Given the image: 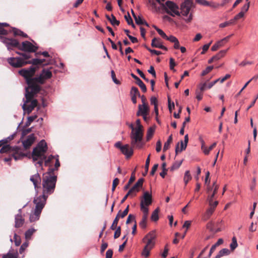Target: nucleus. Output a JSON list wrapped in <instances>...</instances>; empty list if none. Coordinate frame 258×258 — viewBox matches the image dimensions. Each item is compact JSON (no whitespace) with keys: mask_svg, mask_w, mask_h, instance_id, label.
Here are the masks:
<instances>
[{"mask_svg":"<svg viewBox=\"0 0 258 258\" xmlns=\"http://www.w3.org/2000/svg\"><path fill=\"white\" fill-rule=\"evenodd\" d=\"M47 151V144L44 140L41 141L37 146L34 148L32 152V158L33 161L35 162L36 167L38 169L42 170V165L43 161H44V164L46 166H51V164L55 161L54 168L55 170H57L58 168L60 166L59 162L58 156L50 155L46 158L45 154Z\"/></svg>","mask_w":258,"mask_h":258,"instance_id":"nucleus-1","label":"nucleus"},{"mask_svg":"<svg viewBox=\"0 0 258 258\" xmlns=\"http://www.w3.org/2000/svg\"><path fill=\"white\" fill-rule=\"evenodd\" d=\"M37 69V67L31 66L28 69H22L19 71V74L25 79L28 85V87L26 88L25 93L27 100H30L40 90V86L36 84L35 77H33Z\"/></svg>","mask_w":258,"mask_h":258,"instance_id":"nucleus-2","label":"nucleus"},{"mask_svg":"<svg viewBox=\"0 0 258 258\" xmlns=\"http://www.w3.org/2000/svg\"><path fill=\"white\" fill-rule=\"evenodd\" d=\"M54 169L49 168L48 171L43 175L42 180L43 195L36 197V199H45L46 203L48 196L54 190L57 177L53 174Z\"/></svg>","mask_w":258,"mask_h":258,"instance_id":"nucleus-3","label":"nucleus"},{"mask_svg":"<svg viewBox=\"0 0 258 258\" xmlns=\"http://www.w3.org/2000/svg\"><path fill=\"white\" fill-rule=\"evenodd\" d=\"M5 36H0V41L6 45L8 50L14 47H17L21 50L29 52H35L37 50L38 47L29 41H24L20 45L17 40L8 38Z\"/></svg>","mask_w":258,"mask_h":258,"instance_id":"nucleus-4","label":"nucleus"},{"mask_svg":"<svg viewBox=\"0 0 258 258\" xmlns=\"http://www.w3.org/2000/svg\"><path fill=\"white\" fill-rule=\"evenodd\" d=\"M129 126L132 129L130 138L132 147L138 149L141 148L143 146V133H140L137 128L136 127H135L133 124H130Z\"/></svg>","mask_w":258,"mask_h":258,"instance_id":"nucleus-5","label":"nucleus"},{"mask_svg":"<svg viewBox=\"0 0 258 258\" xmlns=\"http://www.w3.org/2000/svg\"><path fill=\"white\" fill-rule=\"evenodd\" d=\"M34 203L35 205L34 212L30 215L29 220L31 222L37 221L40 217V215L44 208L46 203H45V199H36L34 198Z\"/></svg>","mask_w":258,"mask_h":258,"instance_id":"nucleus-6","label":"nucleus"},{"mask_svg":"<svg viewBox=\"0 0 258 258\" xmlns=\"http://www.w3.org/2000/svg\"><path fill=\"white\" fill-rule=\"evenodd\" d=\"M162 9L167 14L172 17L180 15L178 6L172 1H167L165 3L162 4Z\"/></svg>","mask_w":258,"mask_h":258,"instance_id":"nucleus-7","label":"nucleus"},{"mask_svg":"<svg viewBox=\"0 0 258 258\" xmlns=\"http://www.w3.org/2000/svg\"><path fill=\"white\" fill-rule=\"evenodd\" d=\"M192 6L191 0H184L180 6V14L185 18L184 20L187 23L190 22L192 20V15L190 13V9Z\"/></svg>","mask_w":258,"mask_h":258,"instance_id":"nucleus-8","label":"nucleus"},{"mask_svg":"<svg viewBox=\"0 0 258 258\" xmlns=\"http://www.w3.org/2000/svg\"><path fill=\"white\" fill-rule=\"evenodd\" d=\"M0 152L1 153L9 152L16 161L21 159L24 156V154L20 152V149L19 147L12 148L10 145L3 146L1 149Z\"/></svg>","mask_w":258,"mask_h":258,"instance_id":"nucleus-9","label":"nucleus"},{"mask_svg":"<svg viewBox=\"0 0 258 258\" xmlns=\"http://www.w3.org/2000/svg\"><path fill=\"white\" fill-rule=\"evenodd\" d=\"M152 203V194L148 191H145L141 199L140 208L142 211L149 212L148 206Z\"/></svg>","mask_w":258,"mask_h":258,"instance_id":"nucleus-10","label":"nucleus"},{"mask_svg":"<svg viewBox=\"0 0 258 258\" xmlns=\"http://www.w3.org/2000/svg\"><path fill=\"white\" fill-rule=\"evenodd\" d=\"M51 68L48 69H44L41 72V73L39 76L35 77V79L36 81V84H43L45 80H47L51 78L52 72L50 71Z\"/></svg>","mask_w":258,"mask_h":258,"instance_id":"nucleus-11","label":"nucleus"},{"mask_svg":"<svg viewBox=\"0 0 258 258\" xmlns=\"http://www.w3.org/2000/svg\"><path fill=\"white\" fill-rule=\"evenodd\" d=\"M156 238L155 231H152L143 238V241L145 243V246L153 248L155 244Z\"/></svg>","mask_w":258,"mask_h":258,"instance_id":"nucleus-12","label":"nucleus"},{"mask_svg":"<svg viewBox=\"0 0 258 258\" xmlns=\"http://www.w3.org/2000/svg\"><path fill=\"white\" fill-rule=\"evenodd\" d=\"M7 61L14 68H20L27 64V61H25L20 56L8 58Z\"/></svg>","mask_w":258,"mask_h":258,"instance_id":"nucleus-13","label":"nucleus"},{"mask_svg":"<svg viewBox=\"0 0 258 258\" xmlns=\"http://www.w3.org/2000/svg\"><path fill=\"white\" fill-rule=\"evenodd\" d=\"M25 97H26L25 96ZM33 97L29 100H27L26 98V101L22 106V108L24 111L27 112L28 113H30L32 110L36 106L37 102L36 100H32Z\"/></svg>","mask_w":258,"mask_h":258,"instance_id":"nucleus-14","label":"nucleus"},{"mask_svg":"<svg viewBox=\"0 0 258 258\" xmlns=\"http://www.w3.org/2000/svg\"><path fill=\"white\" fill-rule=\"evenodd\" d=\"M35 137L34 134L29 135L26 138L23 139L22 141L24 148L25 149L29 148L34 143Z\"/></svg>","mask_w":258,"mask_h":258,"instance_id":"nucleus-15","label":"nucleus"},{"mask_svg":"<svg viewBox=\"0 0 258 258\" xmlns=\"http://www.w3.org/2000/svg\"><path fill=\"white\" fill-rule=\"evenodd\" d=\"M144 182V179L141 178L139 179L136 184L129 190V194H132L134 196L136 195L142 187Z\"/></svg>","mask_w":258,"mask_h":258,"instance_id":"nucleus-16","label":"nucleus"},{"mask_svg":"<svg viewBox=\"0 0 258 258\" xmlns=\"http://www.w3.org/2000/svg\"><path fill=\"white\" fill-rule=\"evenodd\" d=\"M138 111L137 113L138 116L145 115L148 114L149 112V107L146 103H144V104L139 105L138 106Z\"/></svg>","mask_w":258,"mask_h":258,"instance_id":"nucleus-17","label":"nucleus"},{"mask_svg":"<svg viewBox=\"0 0 258 258\" xmlns=\"http://www.w3.org/2000/svg\"><path fill=\"white\" fill-rule=\"evenodd\" d=\"M121 153L124 154L126 158H130L133 154V150L130 147L129 145L126 144L121 149Z\"/></svg>","mask_w":258,"mask_h":258,"instance_id":"nucleus-18","label":"nucleus"},{"mask_svg":"<svg viewBox=\"0 0 258 258\" xmlns=\"http://www.w3.org/2000/svg\"><path fill=\"white\" fill-rule=\"evenodd\" d=\"M143 216L141 221L139 223V226L142 229H145L147 227V222L149 212L142 211Z\"/></svg>","mask_w":258,"mask_h":258,"instance_id":"nucleus-19","label":"nucleus"},{"mask_svg":"<svg viewBox=\"0 0 258 258\" xmlns=\"http://www.w3.org/2000/svg\"><path fill=\"white\" fill-rule=\"evenodd\" d=\"M30 180L33 182L34 187L36 190V188L38 187V185L40 184L41 181L40 175L37 173L36 174L31 176L30 177Z\"/></svg>","mask_w":258,"mask_h":258,"instance_id":"nucleus-20","label":"nucleus"},{"mask_svg":"<svg viewBox=\"0 0 258 258\" xmlns=\"http://www.w3.org/2000/svg\"><path fill=\"white\" fill-rule=\"evenodd\" d=\"M151 45L154 47L167 50V48L162 45L161 41L159 39L156 38L152 39Z\"/></svg>","mask_w":258,"mask_h":258,"instance_id":"nucleus-21","label":"nucleus"},{"mask_svg":"<svg viewBox=\"0 0 258 258\" xmlns=\"http://www.w3.org/2000/svg\"><path fill=\"white\" fill-rule=\"evenodd\" d=\"M24 222V219L21 214H17L15 216V227L17 228L22 226Z\"/></svg>","mask_w":258,"mask_h":258,"instance_id":"nucleus-22","label":"nucleus"},{"mask_svg":"<svg viewBox=\"0 0 258 258\" xmlns=\"http://www.w3.org/2000/svg\"><path fill=\"white\" fill-rule=\"evenodd\" d=\"M45 61L44 59H38V58H34L32 59L31 60H29L27 61V64H32L33 65H46L47 63L43 64Z\"/></svg>","mask_w":258,"mask_h":258,"instance_id":"nucleus-23","label":"nucleus"},{"mask_svg":"<svg viewBox=\"0 0 258 258\" xmlns=\"http://www.w3.org/2000/svg\"><path fill=\"white\" fill-rule=\"evenodd\" d=\"M187 146V144L185 143L182 141H181L180 143H178L176 145L175 149V152L177 154L178 152H181L183 150H184Z\"/></svg>","mask_w":258,"mask_h":258,"instance_id":"nucleus-24","label":"nucleus"},{"mask_svg":"<svg viewBox=\"0 0 258 258\" xmlns=\"http://www.w3.org/2000/svg\"><path fill=\"white\" fill-rule=\"evenodd\" d=\"M18 253L17 251L13 250H10L7 254L3 255V258H18Z\"/></svg>","mask_w":258,"mask_h":258,"instance_id":"nucleus-25","label":"nucleus"},{"mask_svg":"<svg viewBox=\"0 0 258 258\" xmlns=\"http://www.w3.org/2000/svg\"><path fill=\"white\" fill-rule=\"evenodd\" d=\"M8 25L6 23H0V36L6 35L9 32L11 31V30H8L4 29V27L8 26Z\"/></svg>","mask_w":258,"mask_h":258,"instance_id":"nucleus-26","label":"nucleus"},{"mask_svg":"<svg viewBox=\"0 0 258 258\" xmlns=\"http://www.w3.org/2000/svg\"><path fill=\"white\" fill-rule=\"evenodd\" d=\"M229 253L230 250L228 248H223L216 255L215 258H220L224 255H227L229 254Z\"/></svg>","mask_w":258,"mask_h":258,"instance_id":"nucleus-27","label":"nucleus"},{"mask_svg":"<svg viewBox=\"0 0 258 258\" xmlns=\"http://www.w3.org/2000/svg\"><path fill=\"white\" fill-rule=\"evenodd\" d=\"M223 242V240L222 238H220L218 239V241L211 247L209 254V257H210L211 256L212 253L214 251L216 247L219 245L222 244Z\"/></svg>","mask_w":258,"mask_h":258,"instance_id":"nucleus-28","label":"nucleus"},{"mask_svg":"<svg viewBox=\"0 0 258 258\" xmlns=\"http://www.w3.org/2000/svg\"><path fill=\"white\" fill-rule=\"evenodd\" d=\"M36 230L34 228H31L27 230L25 234V238L27 240L31 239L32 234L35 232Z\"/></svg>","mask_w":258,"mask_h":258,"instance_id":"nucleus-29","label":"nucleus"},{"mask_svg":"<svg viewBox=\"0 0 258 258\" xmlns=\"http://www.w3.org/2000/svg\"><path fill=\"white\" fill-rule=\"evenodd\" d=\"M159 212V209L156 208L152 213L151 219L153 221H157L159 219L158 213Z\"/></svg>","mask_w":258,"mask_h":258,"instance_id":"nucleus-30","label":"nucleus"},{"mask_svg":"<svg viewBox=\"0 0 258 258\" xmlns=\"http://www.w3.org/2000/svg\"><path fill=\"white\" fill-rule=\"evenodd\" d=\"M121 212V211H119V213H118V214L116 215L115 218L114 219L113 221V223L110 227V229H112V230H115L117 227V223H118V220H119V218L120 217V216H119V213Z\"/></svg>","mask_w":258,"mask_h":258,"instance_id":"nucleus-31","label":"nucleus"},{"mask_svg":"<svg viewBox=\"0 0 258 258\" xmlns=\"http://www.w3.org/2000/svg\"><path fill=\"white\" fill-rule=\"evenodd\" d=\"M227 50L228 49L221 50L219 53L214 56V58H215L216 60L220 59L225 55Z\"/></svg>","mask_w":258,"mask_h":258,"instance_id":"nucleus-32","label":"nucleus"},{"mask_svg":"<svg viewBox=\"0 0 258 258\" xmlns=\"http://www.w3.org/2000/svg\"><path fill=\"white\" fill-rule=\"evenodd\" d=\"M152 249V248H150L145 245L143 250L142 252V255L146 258L148 257L150 255V252Z\"/></svg>","mask_w":258,"mask_h":258,"instance_id":"nucleus-33","label":"nucleus"},{"mask_svg":"<svg viewBox=\"0 0 258 258\" xmlns=\"http://www.w3.org/2000/svg\"><path fill=\"white\" fill-rule=\"evenodd\" d=\"M12 31H13L14 35L15 36H21L24 37H27V35L25 34L24 32L21 31V30L19 29H17L16 28H13L12 29Z\"/></svg>","mask_w":258,"mask_h":258,"instance_id":"nucleus-34","label":"nucleus"},{"mask_svg":"<svg viewBox=\"0 0 258 258\" xmlns=\"http://www.w3.org/2000/svg\"><path fill=\"white\" fill-rule=\"evenodd\" d=\"M135 21L138 25H145L147 26H149L148 24L141 17H135Z\"/></svg>","mask_w":258,"mask_h":258,"instance_id":"nucleus-35","label":"nucleus"},{"mask_svg":"<svg viewBox=\"0 0 258 258\" xmlns=\"http://www.w3.org/2000/svg\"><path fill=\"white\" fill-rule=\"evenodd\" d=\"M191 176L189 173V171L188 170H187L184 173L183 180L185 183V184L186 185L188 183V182L191 180Z\"/></svg>","mask_w":258,"mask_h":258,"instance_id":"nucleus-36","label":"nucleus"},{"mask_svg":"<svg viewBox=\"0 0 258 258\" xmlns=\"http://www.w3.org/2000/svg\"><path fill=\"white\" fill-rule=\"evenodd\" d=\"M172 141V135H170L168 137V139L167 141H166V142H165L164 145L163 151H165L167 150L169 148L170 144L171 143Z\"/></svg>","mask_w":258,"mask_h":258,"instance_id":"nucleus-37","label":"nucleus"},{"mask_svg":"<svg viewBox=\"0 0 258 258\" xmlns=\"http://www.w3.org/2000/svg\"><path fill=\"white\" fill-rule=\"evenodd\" d=\"M154 132H155V127H151L148 129V130L147 131V140H149L152 138Z\"/></svg>","mask_w":258,"mask_h":258,"instance_id":"nucleus-38","label":"nucleus"},{"mask_svg":"<svg viewBox=\"0 0 258 258\" xmlns=\"http://www.w3.org/2000/svg\"><path fill=\"white\" fill-rule=\"evenodd\" d=\"M199 88L201 92H204L206 89H209L208 84L206 82L201 83L199 85Z\"/></svg>","mask_w":258,"mask_h":258,"instance_id":"nucleus-39","label":"nucleus"},{"mask_svg":"<svg viewBox=\"0 0 258 258\" xmlns=\"http://www.w3.org/2000/svg\"><path fill=\"white\" fill-rule=\"evenodd\" d=\"M238 246L237 240L235 237H233L232 239V242L230 245L231 250H234Z\"/></svg>","mask_w":258,"mask_h":258,"instance_id":"nucleus-40","label":"nucleus"},{"mask_svg":"<svg viewBox=\"0 0 258 258\" xmlns=\"http://www.w3.org/2000/svg\"><path fill=\"white\" fill-rule=\"evenodd\" d=\"M124 18L128 25H131L133 27H135L134 24L133 23V20L128 13H127V15H125L124 16Z\"/></svg>","mask_w":258,"mask_h":258,"instance_id":"nucleus-41","label":"nucleus"},{"mask_svg":"<svg viewBox=\"0 0 258 258\" xmlns=\"http://www.w3.org/2000/svg\"><path fill=\"white\" fill-rule=\"evenodd\" d=\"M223 45V43L222 42V41L220 40L213 45L211 48V50L213 51H215L217 50L219 47L222 46Z\"/></svg>","mask_w":258,"mask_h":258,"instance_id":"nucleus-42","label":"nucleus"},{"mask_svg":"<svg viewBox=\"0 0 258 258\" xmlns=\"http://www.w3.org/2000/svg\"><path fill=\"white\" fill-rule=\"evenodd\" d=\"M136 83L141 88V89L144 92H145L147 91L146 85L141 81V79H140L139 80H137V82H136Z\"/></svg>","mask_w":258,"mask_h":258,"instance_id":"nucleus-43","label":"nucleus"},{"mask_svg":"<svg viewBox=\"0 0 258 258\" xmlns=\"http://www.w3.org/2000/svg\"><path fill=\"white\" fill-rule=\"evenodd\" d=\"M15 136H16V133H14L13 134H12L11 136H9L8 138H6L5 139L1 140L0 141V143H2L3 142L4 144H7V143H8L11 140H12L14 138Z\"/></svg>","mask_w":258,"mask_h":258,"instance_id":"nucleus-44","label":"nucleus"},{"mask_svg":"<svg viewBox=\"0 0 258 258\" xmlns=\"http://www.w3.org/2000/svg\"><path fill=\"white\" fill-rule=\"evenodd\" d=\"M150 155H149V156H148L147 159H146V163H145V172L144 173H143L144 176H145L148 171L149 164H150Z\"/></svg>","mask_w":258,"mask_h":258,"instance_id":"nucleus-45","label":"nucleus"},{"mask_svg":"<svg viewBox=\"0 0 258 258\" xmlns=\"http://www.w3.org/2000/svg\"><path fill=\"white\" fill-rule=\"evenodd\" d=\"M182 161L175 162L172 166L170 168V170L172 171L178 169L181 165Z\"/></svg>","mask_w":258,"mask_h":258,"instance_id":"nucleus-46","label":"nucleus"},{"mask_svg":"<svg viewBox=\"0 0 258 258\" xmlns=\"http://www.w3.org/2000/svg\"><path fill=\"white\" fill-rule=\"evenodd\" d=\"M219 186L218 185H215L214 189H213V193L209 195L208 197L207 200H213L215 194L217 193V190L218 189Z\"/></svg>","mask_w":258,"mask_h":258,"instance_id":"nucleus-47","label":"nucleus"},{"mask_svg":"<svg viewBox=\"0 0 258 258\" xmlns=\"http://www.w3.org/2000/svg\"><path fill=\"white\" fill-rule=\"evenodd\" d=\"M109 22L113 26H118L119 24V21L117 20L113 15H111V18Z\"/></svg>","mask_w":258,"mask_h":258,"instance_id":"nucleus-48","label":"nucleus"},{"mask_svg":"<svg viewBox=\"0 0 258 258\" xmlns=\"http://www.w3.org/2000/svg\"><path fill=\"white\" fill-rule=\"evenodd\" d=\"M169 63H170V69L173 72H175L176 70L174 69V67L176 65V63H175L174 59L171 57L169 59Z\"/></svg>","mask_w":258,"mask_h":258,"instance_id":"nucleus-49","label":"nucleus"},{"mask_svg":"<svg viewBox=\"0 0 258 258\" xmlns=\"http://www.w3.org/2000/svg\"><path fill=\"white\" fill-rule=\"evenodd\" d=\"M131 96H140V93L137 88L133 87L131 91Z\"/></svg>","mask_w":258,"mask_h":258,"instance_id":"nucleus-50","label":"nucleus"},{"mask_svg":"<svg viewBox=\"0 0 258 258\" xmlns=\"http://www.w3.org/2000/svg\"><path fill=\"white\" fill-rule=\"evenodd\" d=\"M135 176L133 174L129 179L128 183L124 186V189L127 190L129 188L130 184L135 180Z\"/></svg>","mask_w":258,"mask_h":258,"instance_id":"nucleus-51","label":"nucleus"},{"mask_svg":"<svg viewBox=\"0 0 258 258\" xmlns=\"http://www.w3.org/2000/svg\"><path fill=\"white\" fill-rule=\"evenodd\" d=\"M29 243L28 241H26L24 242L22 245L21 246V247L19 250V252L20 253H22L26 248L28 246Z\"/></svg>","mask_w":258,"mask_h":258,"instance_id":"nucleus-52","label":"nucleus"},{"mask_svg":"<svg viewBox=\"0 0 258 258\" xmlns=\"http://www.w3.org/2000/svg\"><path fill=\"white\" fill-rule=\"evenodd\" d=\"M136 127L139 131L140 133H143V126L141 124V121L140 119H138L136 120Z\"/></svg>","mask_w":258,"mask_h":258,"instance_id":"nucleus-53","label":"nucleus"},{"mask_svg":"<svg viewBox=\"0 0 258 258\" xmlns=\"http://www.w3.org/2000/svg\"><path fill=\"white\" fill-rule=\"evenodd\" d=\"M114 234V238L115 239L119 237L120 236L121 233V227L120 226L117 227L115 229Z\"/></svg>","mask_w":258,"mask_h":258,"instance_id":"nucleus-54","label":"nucleus"},{"mask_svg":"<svg viewBox=\"0 0 258 258\" xmlns=\"http://www.w3.org/2000/svg\"><path fill=\"white\" fill-rule=\"evenodd\" d=\"M14 241L15 245L16 246H19L21 243V238L19 236L17 235L16 234H14Z\"/></svg>","mask_w":258,"mask_h":258,"instance_id":"nucleus-55","label":"nucleus"},{"mask_svg":"<svg viewBox=\"0 0 258 258\" xmlns=\"http://www.w3.org/2000/svg\"><path fill=\"white\" fill-rule=\"evenodd\" d=\"M208 201L209 202V206L214 209H215V208L217 207V206L218 204V202L217 201L213 202V200H208Z\"/></svg>","mask_w":258,"mask_h":258,"instance_id":"nucleus-56","label":"nucleus"},{"mask_svg":"<svg viewBox=\"0 0 258 258\" xmlns=\"http://www.w3.org/2000/svg\"><path fill=\"white\" fill-rule=\"evenodd\" d=\"M214 210H215V209L210 207L207 209V210L206 211V214H205V216L207 217V218H208L209 217H210V216L211 215H212V214L213 213Z\"/></svg>","mask_w":258,"mask_h":258,"instance_id":"nucleus-57","label":"nucleus"},{"mask_svg":"<svg viewBox=\"0 0 258 258\" xmlns=\"http://www.w3.org/2000/svg\"><path fill=\"white\" fill-rule=\"evenodd\" d=\"M154 28L155 30L157 31L158 34L162 36L163 38H166V34L160 29L158 28V27L154 26Z\"/></svg>","mask_w":258,"mask_h":258,"instance_id":"nucleus-58","label":"nucleus"},{"mask_svg":"<svg viewBox=\"0 0 258 258\" xmlns=\"http://www.w3.org/2000/svg\"><path fill=\"white\" fill-rule=\"evenodd\" d=\"M213 69V66L208 67L205 70H204L202 73V76H204L210 72Z\"/></svg>","mask_w":258,"mask_h":258,"instance_id":"nucleus-59","label":"nucleus"},{"mask_svg":"<svg viewBox=\"0 0 258 258\" xmlns=\"http://www.w3.org/2000/svg\"><path fill=\"white\" fill-rule=\"evenodd\" d=\"M21 56H20V57L22 58V59L23 60H24L25 61H28L29 60H27L28 59H29V58H30V55L27 53H21Z\"/></svg>","mask_w":258,"mask_h":258,"instance_id":"nucleus-60","label":"nucleus"},{"mask_svg":"<svg viewBox=\"0 0 258 258\" xmlns=\"http://www.w3.org/2000/svg\"><path fill=\"white\" fill-rule=\"evenodd\" d=\"M118 182H119V179L117 178H115L113 180V183H112V191H113L115 190L116 185L118 184Z\"/></svg>","mask_w":258,"mask_h":258,"instance_id":"nucleus-61","label":"nucleus"},{"mask_svg":"<svg viewBox=\"0 0 258 258\" xmlns=\"http://www.w3.org/2000/svg\"><path fill=\"white\" fill-rule=\"evenodd\" d=\"M165 39L173 43L175 42L177 40H178L175 37H174L173 35H170L169 36H166V38H165Z\"/></svg>","mask_w":258,"mask_h":258,"instance_id":"nucleus-62","label":"nucleus"},{"mask_svg":"<svg viewBox=\"0 0 258 258\" xmlns=\"http://www.w3.org/2000/svg\"><path fill=\"white\" fill-rule=\"evenodd\" d=\"M111 77H112V80L114 82V83H115L116 84H119V82L116 79V78L115 77V74L114 72L113 71H111Z\"/></svg>","mask_w":258,"mask_h":258,"instance_id":"nucleus-63","label":"nucleus"},{"mask_svg":"<svg viewBox=\"0 0 258 258\" xmlns=\"http://www.w3.org/2000/svg\"><path fill=\"white\" fill-rule=\"evenodd\" d=\"M201 149L205 155H208L211 151L209 148H208L206 146L201 147Z\"/></svg>","mask_w":258,"mask_h":258,"instance_id":"nucleus-64","label":"nucleus"}]
</instances>
